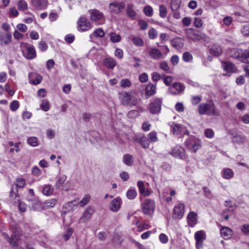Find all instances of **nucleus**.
Returning <instances> with one entry per match:
<instances>
[{"mask_svg": "<svg viewBox=\"0 0 249 249\" xmlns=\"http://www.w3.org/2000/svg\"><path fill=\"white\" fill-rule=\"evenodd\" d=\"M57 202V200L55 199H52L46 201L44 202V207L46 209L52 208L54 207Z\"/></svg>", "mask_w": 249, "mask_h": 249, "instance_id": "79ce46f5", "label": "nucleus"}, {"mask_svg": "<svg viewBox=\"0 0 249 249\" xmlns=\"http://www.w3.org/2000/svg\"><path fill=\"white\" fill-rule=\"evenodd\" d=\"M198 111L200 115H218V113L212 100L206 103H201L198 107Z\"/></svg>", "mask_w": 249, "mask_h": 249, "instance_id": "f257e3e1", "label": "nucleus"}, {"mask_svg": "<svg viewBox=\"0 0 249 249\" xmlns=\"http://www.w3.org/2000/svg\"><path fill=\"white\" fill-rule=\"evenodd\" d=\"M133 43L137 46H142L143 45V41L142 39L138 36H134L132 38Z\"/></svg>", "mask_w": 249, "mask_h": 249, "instance_id": "c03bdc74", "label": "nucleus"}, {"mask_svg": "<svg viewBox=\"0 0 249 249\" xmlns=\"http://www.w3.org/2000/svg\"><path fill=\"white\" fill-rule=\"evenodd\" d=\"M198 140L195 137L192 136L188 138L185 142V144L189 149H190Z\"/></svg>", "mask_w": 249, "mask_h": 249, "instance_id": "72a5a7b5", "label": "nucleus"}, {"mask_svg": "<svg viewBox=\"0 0 249 249\" xmlns=\"http://www.w3.org/2000/svg\"><path fill=\"white\" fill-rule=\"evenodd\" d=\"M105 66L109 69H113L116 65L115 59L113 58H106L103 61Z\"/></svg>", "mask_w": 249, "mask_h": 249, "instance_id": "c85d7f7f", "label": "nucleus"}, {"mask_svg": "<svg viewBox=\"0 0 249 249\" xmlns=\"http://www.w3.org/2000/svg\"><path fill=\"white\" fill-rule=\"evenodd\" d=\"M31 74L29 75V78H30V83H32L33 85H36L39 84H40L42 81V77L41 75L38 74H36L35 79L33 80L32 81H31V78H30Z\"/></svg>", "mask_w": 249, "mask_h": 249, "instance_id": "8fccbe9b", "label": "nucleus"}, {"mask_svg": "<svg viewBox=\"0 0 249 249\" xmlns=\"http://www.w3.org/2000/svg\"><path fill=\"white\" fill-rule=\"evenodd\" d=\"M139 80L142 83H145L148 80V76L147 73H142L140 74L139 77Z\"/></svg>", "mask_w": 249, "mask_h": 249, "instance_id": "774afa93", "label": "nucleus"}, {"mask_svg": "<svg viewBox=\"0 0 249 249\" xmlns=\"http://www.w3.org/2000/svg\"><path fill=\"white\" fill-rule=\"evenodd\" d=\"M19 107V103L17 100L13 101L10 106V109L13 111L17 110Z\"/></svg>", "mask_w": 249, "mask_h": 249, "instance_id": "6e6d98bb", "label": "nucleus"}, {"mask_svg": "<svg viewBox=\"0 0 249 249\" xmlns=\"http://www.w3.org/2000/svg\"><path fill=\"white\" fill-rule=\"evenodd\" d=\"M150 56L154 59H158L161 57L162 53L161 52L156 48H152L149 52Z\"/></svg>", "mask_w": 249, "mask_h": 249, "instance_id": "7c9ffc66", "label": "nucleus"}, {"mask_svg": "<svg viewBox=\"0 0 249 249\" xmlns=\"http://www.w3.org/2000/svg\"><path fill=\"white\" fill-rule=\"evenodd\" d=\"M109 36L110 37V40L113 43L120 42L122 38L120 35L114 32L110 33Z\"/></svg>", "mask_w": 249, "mask_h": 249, "instance_id": "ea45409f", "label": "nucleus"}, {"mask_svg": "<svg viewBox=\"0 0 249 249\" xmlns=\"http://www.w3.org/2000/svg\"><path fill=\"white\" fill-rule=\"evenodd\" d=\"M94 209L88 207L83 212L82 215L79 220V222L84 223L89 221L91 218L92 214L94 213Z\"/></svg>", "mask_w": 249, "mask_h": 249, "instance_id": "1a4fd4ad", "label": "nucleus"}, {"mask_svg": "<svg viewBox=\"0 0 249 249\" xmlns=\"http://www.w3.org/2000/svg\"><path fill=\"white\" fill-rule=\"evenodd\" d=\"M123 161L127 166H130L134 162L133 156L128 154H124L123 156Z\"/></svg>", "mask_w": 249, "mask_h": 249, "instance_id": "c756f323", "label": "nucleus"}, {"mask_svg": "<svg viewBox=\"0 0 249 249\" xmlns=\"http://www.w3.org/2000/svg\"><path fill=\"white\" fill-rule=\"evenodd\" d=\"M181 0H171L170 7L172 11L178 10L180 6Z\"/></svg>", "mask_w": 249, "mask_h": 249, "instance_id": "473e14b6", "label": "nucleus"}, {"mask_svg": "<svg viewBox=\"0 0 249 249\" xmlns=\"http://www.w3.org/2000/svg\"><path fill=\"white\" fill-rule=\"evenodd\" d=\"M233 171L229 168L225 169L223 170V177L226 179H230L233 176Z\"/></svg>", "mask_w": 249, "mask_h": 249, "instance_id": "e433bc0d", "label": "nucleus"}, {"mask_svg": "<svg viewBox=\"0 0 249 249\" xmlns=\"http://www.w3.org/2000/svg\"><path fill=\"white\" fill-rule=\"evenodd\" d=\"M193 59L192 54L189 52H185L183 54L182 59L185 62H189Z\"/></svg>", "mask_w": 249, "mask_h": 249, "instance_id": "13d9d810", "label": "nucleus"}, {"mask_svg": "<svg viewBox=\"0 0 249 249\" xmlns=\"http://www.w3.org/2000/svg\"><path fill=\"white\" fill-rule=\"evenodd\" d=\"M155 208V202L151 199H146L142 203V209L144 214H151L154 213Z\"/></svg>", "mask_w": 249, "mask_h": 249, "instance_id": "39448f33", "label": "nucleus"}, {"mask_svg": "<svg viewBox=\"0 0 249 249\" xmlns=\"http://www.w3.org/2000/svg\"><path fill=\"white\" fill-rule=\"evenodd\" d=\"M241 231L245 235H249V225L244 224L241 228Z\"/></svg>", "mask_w": 249, "mask_h": 249, "instance_id": "0e129e2a", "label": "nucleus"}, {"mask_svg": "<svg viewBox=\"0 0 249 249\" xmlns=\"http://www.w3.org/2000/svg\"><path fill=\"white\" fill-rule=\"evenodd\" d=\"M122 203L121 199L117 197L112 200L110 203V210L113 212H118L121 208Z\"/></svg>", "mask_w": 249, "mask_h": 249, "instance_id": "dca6fc26", "label": "nucleus"}, {"mask_svg": "<svg viewBox=\"0 0 249 249\" xmlns=\"http://www.w3.org/2000/svg\"><path fill=\"white\" fill-rule=\"evenodd\" d=\"M137 186L140 194L143 196H147L150 195V192L148 190L145 188L144 184L142 181H138L137 182Z\"/></svg>", "mask_w": 249, "mask_h": 249, "instance_id": "393cba45", "label": "nucleus"}, {"mask_svg": "<svg viewBox=\"0 0 249 249\" xmlns=\"http://www.w3.org/2000/svg\"><path fill=\"white\" fill-rule=\"evenodd\" d=\"M162 103V98H156L149 105V110L150 112L153 114L159 113L161 110Z\"/></svg>", "mask_w": 249, "mask_h": 249, "instance_id": "423d86ee", "label": "nucleus"}, {"mask_svg": "<svg viewBox=\"0 0 249 249\" xmlns=\"http://www.w3.org/2000/svg\"><path fill=\"white\" fill-rule=\"evenodd\" d=\"M90 196L89 195H86L82 198V199L79 202V204L81 207H83L87 205L89 201Z\"/></svg>", "mask_w": 249, "mask_h": 249, "instance_id": "09e8293b", "label": "nucleus"}, {"mask_svg": "<svg viewBox=\"0 0 249 249\" xmlns=\"http://www.w3.org/2000/svg\"><path fill=\"white\" fill-rule=\"evenodd\" d=\"M240 49L233 48L230 51V56L238 60L239 54H240Z\"/></svg>", "mask_w": 249, "mask_h": 249, "instance_id": "58836bf2", "label": "nucleus"}, {"mask_svg": "<svg viewBox=\"0 0 249 249\" xmlns=\"http://www.w3.org/2000/svg\"><path fill=\"white\" fill-rule=\"evenodd\" d=\"M233 231L228 227H223L220 229V234L224 239H228L233 235Z\"/></svg>", "mask_w": 249, "mask_h": 249, "instance_id": "6ab92c4d", "label": "nucleus"}, {"mask_svg": "<svg viewBox=\"0 0 249 249\" xmlns=\"http://www.w3.org/2000/svg\"><path fill=\"white\" fill-rule=\"evenodd\" d=\"M78 202L76 200L68 202L63 206V210L65 213L72 211L75 206H77Z\"/></svg>", "mask_w": 249, "mask_h": 249, "instance_id": "5701e85b", "label": "nucleus"}, {"mask_svg": "<svg viewBox=\"0 0 249 249\" xmlns=\"http://www.w3.org/2000/svg\"><path fill=\"white\" fill-rule=\"evenodd\" d=\"M74 231L72 228H68L63 235V238L65 241H67L71 237Z\"/></svg>", "mask_w": 249, "mask_h": 249, "instance_id": "c9c22d12", "label": "nucleus"}, {"mask_svg": "<svg viewBox=\"0 0 249 249\" xmlns=\"http://www.w3.org/2000/svg\"><path fill=\"white\" fill-rule=\"evenodd\" d=\"M222 66L223 70L228 73H235L237 71V69L235 65L230 62H223Z\"/></svg>", "mask_w": 249, "mask_h": 249, "instance_id": "f3484780", "label": "nucleus"}, {"mask_svg": "<svg viewBox=\"0 0 249 249\" xmlns=\"http://www.w3.org/2000/svg\"><path fill=\"white\" fill-rule=\"evenodd\" d=\"M25 56L28 59H32L36 57V54L35 48L34 47H28Z\"/></svg>", "mask_w": 249, "mask_h": 249, "instance_id": "cd10ccee", "label": "nucleus"}, {"mask_svg": "<svg viewBox=\"0 0 249 249\" xmlns=\"http://www.w3.org/2000/svg\"><path fill=\"white\" fill-rule=\"evenodd\" d=\"M26 184V180L22 178H18L16 179L15 184L17 187L23 188Z\"/></svg>", "mask_w": 249, "mask_h": 249, "instance_id": "a18cd8bd", "label": "nucleus"}, {"mask_svg": "<svg viewBox=\"0 0 249 249\" xmlns=\"http://www.w3.org/2000/svg\"><path fill=\"white\" fill-rule=\"evenodd\" d=\"M134 141L139 142L141 146L143 148H147L149 146V141L144 134H140L139 136H136L134 138Z\"/></svg>", "mask_w": 249, "mask_h": 249, "instance_id": "9b49d317", "label": "nucleus"}, {"mask_svg": "<svg viewBox=\"0 0 249 249\" xmlns=\"http://www.w3.org/2000/svg\"><path fill=\"white\" fill-rule=\"evenodd\" d=\"M53 192V188L51 185H46L43 190L42 193L46 196L51 195Z\"/></svg>", "mask_w": 249, "mask_h": 249, "instance_id": "4c0bfd02", "label": "nucleus"}, {"mask_svg": "<svg viewBox=\"0 0 249 249\" xmlns=\"http://www.w3.org/2000/svg\"><path fill=\"white\" fill-rule=\"evenodd\" d=\"M210 53L214 56H218L222 53V49L220 45L213 44L209 50Z\"/></svg>", "mask_w": 249, "mask_h": 249, "instance_id": "b1692460", "label": "nucleus"}, {"mask_svg": "<svg viewBox=\"0 0 249 249\" xmlns=\"http://www.w3.org/2000/svg\"><path fill=\"white\" fill-rule=\"evenodd\" d=\"M187 35L190 39L194 41H198L202 40L204 42H206L209 40V37L205 34L194 32L192 29H190L187 32Z\"/></svg>", "mask_w": 249, "mask_h": 249, "instance_id": "0eeeda50", "label": "nucleus"}, {"mask_svg": "<svg viewBox=\"0 0 249 249\" xmlns=\"http://www.w3.org/2000/svg\"><path fill=\"white\" fill-rule=\"evenodd\" d=\"M121 86L124 88L130 87L131 86V82L128 79H123L120 82Z\"/></svg>", "mask_w": 249, "mask_h": 249, "instance_id": "5fc2aeb1", "label": "nucleus"}, {"mask_svg": "<svg viewBox=\"0 0 249 249\" xmlns=\"http://www.w3.org/2000/svg\"><path fill=\"white\" fill-rule=\"evenodd\" d=\"M241 33L244 36H249V24L245 25L242 27Z\"/></svg>", "mask_w": 249, "mask_h": 249, "instance_id": "e2e57ef3", "label": "nucleus"}, {"mask_svg": "<svg viewBox=\"0 0 249 249\" xmlns=\"http://www.w3.org/2000/svg\"><path fill=\"white\" fill-rule=\"evenodd\" d=\"M32 6L38 10H43L48 6L47 0H31Z\"/></svg>", "mask_w": 249, "mask_h": 249, "instance_id": "ddd939ff", "label": "nucleus"}, {"mask_svg": "<svg viewBox=\"0 0 249 249\" xmlns=\"http://www.w3.org/2000/svg\"><path fill=\"white\" fill-rule=\"evenodd\" d=\"M171 130L173 134L178 135L180 134L184 128V126L180 124H175L171 126Z\"/></svg>", "mask_w": 249, "mask_h": 249, "instance_id": "2f4dec72", "label": "nucleus"}, {"mask_svg": "<svg viewBox=\"0 0 249 249\" xmlns=\"http://www.w3.org/2000/svg\"><path fill=\"white\" fill-rule=\"evenodd\" d=\"M28 143L32 146L36 147L38 145L37 139L36 137H31L28 139Z\"/></svg>", "mask_w": 249, "mask_h": 249, "instance_id": "603ef678", "label": "nucleus"}, {"mask_svg": "<svg viewBox=\"0 0 249 249\" xmlns=\"http://www.w3.org/2000/svg\"><path fill=\"white\" fill-rule=\"evenodd\" d=\"M153 8L150 6H145L143 9V12L147 17H151L153 15Z\"/></svg>", "mask_w": 249, "mask_h": 249, "instance_id": "864d4df0", "label": "nucleus"}, {"mask_svg": "<svg viewBox=\"0 0 249 249\" xmlns=\"http://www.w3.org/2000/svg\"><path fill=\"white\" fill-rule=\"evenodd\" d=\"M156 93V83L155 85L152 83H149L146 87L145 89V94L148 98L153 96Z\"/></svg>", "mask_w": 249, "mask_h": 249, "instance_id": "412c9836", "label": "nucleus"}, {"mask_svg": "<svg viewBox=\"0 0 249 249\" xmlns=\"http://www.w3.org/2000/svg\"><path fill=\"white\" fill-rule=\"evenodd\" d=\"M205 136L209 138H212L214 136V132L211 129H206L204 131Z\"/></svg>", "mask_w": 249, "mask_h": 249, "instance_id": "338daca9", "label": "nucleus"}, {"mask_svg": "<svg viewBox=\"0 0 249 249\" xmlns=\"http://www.w3.org/2000/svg\"><path fill=\"white\" fill-rule=\"evenodd\" d=\"M160 68L167 73H169V67L167 62L162 61L160 64Z\"/></svg>", "mask_w": 249, "mask_h": 249, "instance_id": "bf43d9fd", "label": "nucleus"}, {"mask_svg": "<svg viewBox=\"0 0 249 249\" xmlns=\"http://www.w3.org/2000/svg\"><path fill=\"white\" fill-rule=\"evenodd\" d=\"M120 98L122 100V104L124 105L134 106L138 103V99L136 98L131 96L126 92L121 93Z\"/></svg>", "mask_w": 249, "mask_h": 249, "instance_id": "7ed1b4c3", "label": "nucleus"}, {"mask_svg": "<svg viewBox=\"0 0 249 249\" xmlns=\"http://www.w3.org/2000/svg\"><path fill=\"white\" fill-rule=\"evenodd\" d=\"M93 35L96 37H103L105 35V32L102 29L98 28L94 31L93 35L90 36L91 38Z\"/></svg>", "mask_w": 249, "mask_h": 249, "instance_id": "37998d69", "label": "nucleus"}, {"mask_svg": "<svg viewBox=\"0 0 249 249\" xmlns=\"http://www.w3.org/2000/svg\"><path fill=\"white\" fill-rule=\"evenodd\" d=\"M170 154L174 157L183 159L185 157V153L183 148L180 146H176L170 152Z\"/></svg>", "mask_w": 249, "mask_h": 249, "instance_id": "a211bd4d", "label": "nucleus"}, {"mask_svg": "<svg viewBox=\"0 0 249 249\" xmlns=\"http://www.w3.org/2000/svg\"><path fill=\"white\" fill-rule=\"evenodd\" d=\"M238 60L249 64V50L240 49Z\"/></svg>", "mask_w": 249, "mask_h": 249, "instance_id": "aec40b11", "label": "nucleus"}, {"mask_svg": "<svg viewBox=\"0 0 249 249\" xmlns=\"http://www.w3.org/2000/svg\"><path fill=\"white\" fill-rule=\"evenodd\" d=\"M149 142H154L158 141L157 133L153 131L148 134L147 137Z\"/></svg>", "mask_w": 249, "mask_h": 249, "instance_id": "49530a36", "label": "nucleus"}, {"mask_svg": "<svg viewBox=\"0 0 249 249\" xmlns=\"http://www.w3.org/2000/svg\"><path fill=\"white\" fill-rule=\"evenodd\" d=\"M195 238L196 241V246L197 248L201 247L203 241L205 239V235L202 231H198L195 234Z\"/></svg>", "mask_w": 249, "mask_h": 249, "instance_id": "4468645a", "label": "nucleus"}, {"mask_svg": "<svg viewBox=\"0 0 249 249\" xmlns=\"http://www.w3.org/2000/svg\"><path fill=\"white\" fill-rule=\"evenodd\" d=\"M125 4L124 1H113L109 4V11L110 13L118 15L125 8Z\"/></svg>", "mask_w": 249, "mask_h": 249, "instance_id": "20e7f679", "label": "nucleus"}, {"mask_svg": "<svg viewBox=\"0 0 249 249\" xmlns=\"http://www.w3.org/2000/svg\"><path fill=\"white\" fill-rule=\"evenodd\" d=\"M187 218L188 225L193 227L196 224L197 214L194 212H191L188 213Z\"/></svg>", "mask_w": 249, "mask_h": 249, "instance_id": "4be33fe9", "label": "nucleus"}, {"mask_svg": "<svg viewBox=\"0 0 249 249\" xmlns=\"http://www.w3.org/2000/svg\"><path fill=\"white\" fill-rule=\"evenodd\" d=\"M172 46L176 49H179V48H181L182 46V44L178 39H174L173 40H172Z\"/></svg>", "mask_w": 249, "mask_h": 249, "instance_id": "69168bd1", "label": "nucleus"}, {"mask_svg": "<svg viewBox=\"0 0 249 249\" xmlns=\"http://www.w3.org/2000/svg\"><path fill=\"white\" fill-rule=\"evenodd\" d=\"M184 207L183 203H179L175 206L173 209V218L175 219H181L184 215Z\"/></svg>", "mask_w": 249, "mask_h": 249, "instance_id": "6e6552de", "label": "nucleus"}, {"mask_svg": "<svg viewBox=\"0 0 249 249\" xmlns=\"http://www.w3.org/2000/svg\"><path fill=\"white\" fill-rule=\"evenodd\" d=\"M158 33L156 29L152 28L148 32V36L150 39H154L157 36Z\"/></svg>", "mask_w": 249, "mask_h": 249, "instance_id": "680f3d73", "label": "nucleus"}, {"mask_svg": "<svg viewBox=\"0 0 249 249\" xmlns=\"http://www.w3.org/2000/svg\"><path fill=\"white\" fill-rule=\"evenodd\" d=\"M78 27L82 31H86L90 28V24L85 17H81L78 20Z\"/></svg>", "mask_w": 249, "mask_h": 249, "instance_id": "2eb2a0df", "label": "nucleus"}, {"mask_svg": "<svg viewBox=\"0 0 249 249\" xmlns=\"http://www.w3.org/2000/svg\"><path fill=\"white\" fill-rule=\"evenodd\" d=\"M67 177L66 175H63L60 177L55 182V187L56 189L60 188L64 183Z\"/></svg>", "mask_w": 249, "mask_h": 249, "instance_id": "f704fd0d", "label": "nucleus"}, {"mask_svg": "<svg viewBox=\"0 0 249 249\" xmlns=\"http://www.w3.org/2000/svg\"><path fill=\"white\" fill-rule=\"evenodd\" d=\"M91 20L97 22L98 24H103L105 22L106 18L104 14L99 10L93 9L89 11Z\"/></svg>", "mask_w": 249, "mask_h": 249, "instance_id": "f03ea898", "label": "nucleus"}, {"mask_svg": "<svg viewBox=\"0 0 249 249\" xmlns=\"http://www.w3.org/2000/svg\"><path fill=\"white\" fill-rule=\"evenodd\" d=\"M17 189H16L15 191H14V189H12L10 192V197H11V199H12V197H14V199L17 198V200L18 202V209H19V211L21 212H25L26 210V205L24 202H22L19 200V199H18L19 196L17 194Z\"/></svg>", "mask_w": 249, "mask_h": 249, "instance_id": "f8f14e48", "label": "nucleus"}, {"mask_svg": "<svg viewBox=\"0 0 249 249\" xmlns=\"http://www.w3.org/2000/svg\"><path fill=\"white\" fill-rule=\"evenodd\" d=\"M18 7L19 10L25 11L27 9V3L24 0H20L18 3Z\"/></svg>", "mask_w": 249, "mask_h": 249, "instance_id": "3c124183", "label": "nucleus"}, {"mask_svg": "<svg viewBox=\"0 0 249 249\" xmlns=\"http://www.w3.org/2000/svg\"><path fill=\"white\" fill-rule=\"evenodd\" d=\"M160 16L162 18H165L167 15V10L166 7L164 5L160 6Z\"/></svg>", "mask_w": 249, "mask_h": 249, "instance_id": "de8ad7c7", "label": "nucleus"}, {"mask_svg": "<svg viewBox=\"0 0 249 249\" xmlns=\"http://www.w3.org/2000/svg\"><path fill=\"white\" fill-rule=\"evenodd\" d=\"M193 144L194 145L190 149L192 150L194 152H196V151L201 147V142L199 140H198L195 144Z\"/></svg>", "mask_w": 249, "mask_h": 249, "instance_id": "052dcab7", "label": "nucleus"}, {"mask_svg": "<svg viewBox=\"0 0 249 249\" xmlns=\"http://www.w3.org/2000/svg\"><path fill=\"white\" fill-rule=\"evenodd\" d=\"M126 14L132 20L136 19L137 14L133 10V6L132 4H128L126 8Z\"/></svg>", "mask_w": 249, "mask_h": 249, "instance_id": "bb28decb", "label": "nucleus"}, {"mask_svg": "<svg viewBox=\"0 0 249 249\" xmlns=\"http://www.w3.org/2000/svg\"><path fill=\"white\" fill-rule=\"evenodd\" d=\"M40 107L44 111H48L50 109V104L49 102L46 100H43Z\"/></svg>", "mask_w": 249, "mask_h": 249, "instance_id": "4d7b16f0", "label": "nucleus"}, {"mask_svg": "<svg viewBox=\"0 0 249 249\" xmlns=\"http://www.w3.org/2000/svg\"><path fill=\"white\" fill-rule=\"evenodd\" d=\"M185 89V86L179 82H174L169 88V90L173 95H177L182 92Z\"/></svg>", "mask_w": 249, "mask_h": 249, "instance_id": "9d476101", "label": "nucleus"}, {"mask_svg": "<svg viewBox=\"0 0 249 249\" xmlns=\"http://www.w3.org/2000/svg\"><path fill=\"white\" fill-rule=\"evenodd\" d=\"M0 41L5 45L9 44L12 41V35L10 33L7 32L5 35L0 33Z\"/></svg>", "mask_w": 249, "mask_h": 249, "instance_id": "a878e982", "label": "nucleus"}, {"mask_svg": "<svg viewBox=\"0 0 249 249\" xmlns=\"http://www.w3.org/2000/svg\"><path fill=\"white\" fill-rule=\"evenodd\" d=\"M137 195V193L135 189H130L126 192V196L129 199H134Z\"/></svg>", "mask_w": 249, "mask_h": 249, "instance_id": "a19ab883", "label": "nucleus"}]
</instances>
